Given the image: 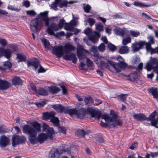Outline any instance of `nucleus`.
Listing matches in <instances>:
<instances>
[{"label": "nucleus", "mask_w": 158, "mask_h": 158, "mask_svg": "<svg viewBox=\"0 0 158 158\" xmlns=\"http://www.w3.org/2000/svg\"><path fill=\"white\" fill-rule=\"evenodd\" d=\"M40 125L36 122L32 124V126L28 125H24L23 129L24 133L28 134L30 135L29 140L32 144H34L37 142L41 143L49 138L50 139H52V135L54 133L52 128L50 127L47 125L44 124L43 131L45 132L46 134L43 133H41L36 138L38 132L40 131Z\"/></svg>", "instance_id": "nucleus-1"}, {"label": "nucleus", "mask_w": 158, "mask_h": 158, "mask_svg": "<svg viewBox=\"0 0 158 158\" xmlns=\"http://www.w3.org/2000/svg\"><path fill=\"white\" fill-rule=\"evenodd\" d=\"M68 113L73 118L77 117L80 119L82 118L86 114H89L92 117L97 118L98 120L101 118L102 119H104L110 126L113 127L120 126L122 123L116 119L113 120L109 115L106 114H104L101 115L100 111L95 110L92 107L87 108L86 110L82 107L78 110L76 109H69L68 110Z\"/></svg>", "instance_id": "nucleus-2"}, {"label": "nucleus", "mask_w": 158, "mask_h": 158, "mask_svg": "<svg viewBox=\"0 0 158 158\" xmlns=\"http://www.w3.org/2000/svg\"><path fill=\"white\" fill-rule=\"evenodd\" d=\"M75 47L70 43H68L64 46L62 45L54 46L52 50V52L54 53L58 57L63 56L64 58L67 60H72L73 62L75 64L77 62V58L76 55L73 53H70L71 51L73 50Z\"/></svg>", "instance_id": "nucleus-3"}, {"label": "nucleus", "mask_w": 158, "mask_h": 158, "mask_svg": "<svg viewBox=\"0 0 158 158\" xmlns=\"http://www.w3.org/2000/svg\"><path fill=\"white\" fill-rule=\"evenodd\" d=\"M48 12L45 11L41 12L37 17L36 18L32 20L30 23V29L31 31L36 32L40 30V28L44 25L43 21L45 22V26H48L49 24L50 19L48 17Z\"/></svg>", "instance_id": "nucleus-4"}, {"label": "nucleus", "mask_w": 158, "mask_h": 158, "mask_svg": "<svg viewBox=\"0 0 158 158\" xmlns=\"http://www.w3.org/2000/svg\"><path fill=\"white\" fill-rule=\"evenodd\" d=\"M55 113L54 111L50 112H46L43 114V118L45 120L50 119L55 126H58L59 124V121L58 118L55 116Z\"/></svg>", "instance_id": "nucleus-5"}, {"label": "nucleus", "mask_w": 158, "mask_h": 158, "mask_svg": "<svg viewBox=\"0 0 158 158\" xmlns=\"http://www.w3.org/2000/svg\"><path fill=\"white\" fill-rule=\"evenodd\" d=\"M27 65L28 67L31 66L35 70H36L39 68V73H44L46 72L45 70L39 64V61L37 59H35L33 61H28Z\"/></svg>", "instance_id": "nucleus-6"}, {"label": "nucleus", "mask_w": 158, "mask_h": 158, "mask_svg": "<svg viewBox=\"0 0 158 158\" xmlns=\"http://www.w3.org/2000/svg\"><path fill=\"white\" fill-rule=\"evenodd\" d=\"M77 56L80 60L86 58L85 54H89L88 51L85 49L84 46L79 44H77Z\"/></svg>", "instance_id": "nucleus-7"}, {"label": "nucleus", "mask_w": 158, "mask_h": 158, "mask_svg": "<svg viewBox=\"0 0 158 158\" xmlns=\"http://www.w3.org/2000/svg\"><path fill=\"white\" fill-rule=\"evenodd\" d=\"M148 71L153 69L154 71L158 70V60L156 58H151L149 63H148L145 67Z\"/></svg>", "instance_id": "nucleus-8"}, {"label": "nucleus", "mask_w": 158, "mask_h": 158, "mask_svg": "<svg viewBox=\"0 0 158 158\" xmlns=\"http://www.w3.org/2000/svg\"><path fill=\"white\" fill-rule=\"evenodd\" d=\"M106 61L110 65L109 70L112 72L116 74L121 71V67L118 63H116L111 60H107Z\"/></svg>", "instance_id": "nucleus-9"}, {"label": "nucleus", "mask_w": 158, "mask_h": 158, "mask_svg": "<svg viewBox=\"0 0 158 158\" xmlns=\"http://www.w3.org/2000/svg\"><path fill=\"white\" fill-rule=\"evenodd\" d=\"M48 28L47 29V31L48 33L51 35H54L55 34L54 31H56L60 30L58 26L55 23H52L49 26H47Z\"/></svg>", "instance_id": "nucleus-10"}, {"label": "nucleus", "mask_w": 158, "mask_h": 158, "mask_svg": "<svg viewBox=\"0 0 158 158\" xmlns=\"http://www.w3.org/2000/svg\"><path fill=\"white\" fill-rule=\"evenodd\" d=\"M114 32L116 35L121 37H124L125 35L128 36L129 31L125 29H121L117 27L114 29Z\"/></svg>", "instance_id": "nucleus-11"}, {"label": "nucleus", "mask_w": 158, "mask_h": 158, "mask_svg": "<svg viewBox=\"0 0 158 158\" xmlns=\"http://www.w3.org/2000/svg\"><path fill=\"white\" fill-rule=\"evenodd\" d=\"M145 43L143 41L136 42L132 44L131 48L134 52H137L143 46Z\"/></svg>", "instance_id": "nucleus-12"}, {"label": "nucleus", "mask_w": 158, "mask_h": 158, "mask_svg": "<svg viewBox=\"0 0 158 158\" xmlns=\"http://www.w3.org/2000/svg\"><path fill=\"white\" fill-rule=\"evenodd\" d=\"M11 52L9 49H5L0 47V57L4 56L7 59H10L11 56Z\"/></svg>", "instance_id": "nucleus-13"}, {"label": "nucleus", "mask_w": 158, "mask_h": 158, "mask_svg": "<svg viewBox=\"0 0 158 158\" xmlns=\"http://www.w3.org/2000/svg\"><path fill=\"white\" fill-rule=\"evenodd\" d=\"M25 141V139L22 138L18 136H15L12 138V145L15 147L19 143H23Z\"/></svg>", "instance_id": "nucleus-14"}, {"label": "nucleus", "mask_w": 158, "mask_h": 158, "mask_svg": "<svg viewBox=\"0 0 158 158\" xmlns=\"http://www.w3.org/2000/svg\"><path fill=\"white\" fill-rule=\"evenodd\" d=\"M9 138L5 135H2L0 138V146L2 147H5L9 143Z\"/></svg>", "instance_id": "nucleus-15"}, {"label": "nucleus", "mask_w": 158, "mask_h": 158, "mask_svg": "<svg viewBox=\"0 0 158 158\" xmlns=\"http://www.w3.org/2000/svg\"><path fill=\"white\" fill-rule=\"evenodd\" d=\"M97 47L95 46H92L90 48V51L91 52L94 53V56L97 57H98V59H101L102 60H104V58L99 55V54L97 50Z\"/></svg>", "instance_id": "nucleus-16"}, {"label": "nucleus", "mask_w": 158, "mask_h": 158, "mask_svg": "<svg viewBox=\"0 0 158 158\" xmlns=\"http://www.w3.org/2000/svg\"><path fill=\"white\" fill-rule=\"evenodd\" d=\"M134 119L138 121H141L145 120L146 116L143 114L142 113L135 114L132 115Z\"/></svg>", "instance_id": "nucleus-17"}, {"label": "nucleus", "mask_w": 158, "mask_h": 158, "mask_svg": "<svg viewBox=\"0 0 158 158\" xmlns=\"http://www.w3.org/2000/svg\"><path fill=\"white\" fill-rule=\"evenodd\" d=\"M10 84L8 81L0 79V89L2 90L6 89L10 86Z\"/></svg>", "instance_id": "nucleus-18"}, {"label": "nucleus", "mask_w": 158, "mask_h": 158, "mask_svg": "<svg viewBox=\"0 0 158 158\" xmlns=\"http://www.w3.org/2000/svg\"><path fill=\"white\" fill-rule=\"evenodd\" d=\"M156 3H155L153 4H145L141 2H135L133 3V5L136 6H139L140 7H149L150 6H152L154 5H156Z\"/></svg>", "instance_id": "nucleus-19"}, {"label": "nucleus", "mask_w": 158, "mask_h": 158, "mask_svg": "<svg viewBox=\"0 0 158 158\" xmlns=\"http://www.w3.org/2000/svg\"><path fill=\"white\" fill-rule=\"evenodd\" d=\"M59 153L56 149H53L49 153V156L51 158H58L59 156Z\"/></svg>", "instance_id": "nucleus-20"}, {"label": "nucleus", "mask_w": 158, "mask_h": 158, "mask_svg": "<svg viewBox=\"0 0 158 158\" xmlns=\"http://www.w3.org/2000/svg\"><path fill=\"white\" fill-rule=\"evenodd\" d=\"M149 92L153 95L154 98L158 99V92L157 89L155 87H151L148 89Z\"/></svg>", "instance_id": "nucleus-21"}, {"label": "nucleus", "mask_w": 158, "mask_h": 158, "mask_svg": "<svg viewBox=\"0 0 158 158\" xmlns=\"http://www.w3.org/2000/svg\"><path fill=\"white\" fill-rule=\"evenodd\" d=\"M41 40L44 44L46 50H48L51 49L52 47L50 44V43L48 40L43 38L41 39Z\"/></svg>", "instance_id": "nucleus-22"}, {"label": "nucleus", "mask_w": 158, "mask_h": 158, "mask_svg": "<svg viewBox=\"0 0 158 158\" xmlns=\"http://www.w3.org/2000/svg\"><path fill=\"white\" fill-rule=\"evenodd\" d=\"M49 92L52 94H55L59 92L60 89L56 86H52L48 87Z\"/></svg>", "instance_id": "nucleus-23"}, {"label": "nucleus", "mask_w": 158, "mask_h": 158, "mask_svg": "<svg viewBox=\"0 0 158 158\" xmlns=\"http://www.w3.org/2000/svg\"><path fill=\"white\" fill-rule=\"evenodd\" d=\"M48 91L43 88H39L37 91V95H39L42 96H46L48 94Z\"/></svg>", "instance_id": "nucleus-24"}, {"label": "nucleus", "mask_w": 158, "mask_h": 158, "mask_svg": "<svg viewBox=\"0 0 158 158\" xmlns=\"http://www.w3.org/2000/svg\"><path fill=\"white\" fill-rule=\"evenodd\" d=\"M53 108L57 111L62 113L64 112L66 108L64 106L60 104H57L53 105Z\"/></svg>", "instance_id": "nucleus-25"}, {"label": "nucleus", "mask_w": 158, "mask_h": 158, "mask_svg": "<svg viewBox=\"0 0 158 158\" xmlns=\"http://www.w3.org/2000/svg\"><path fill=\"white\" fill-rule=\"evenodd\" d=\"M12 82L13 85H20L22 84V81L20 78L18 77H14L12 80Z\"/></svg>", "instance_id": "nucleus-26"}, {"label": "nucleus", "mask_w": 158, "mask_h": 158, "mask_svg": "<svg viewBox=\"0 0 158 158\" xmlns=\"http://www.w3.org/2000/svg\"><path fill=\"white\" fill-rule=\"evenodd\" d=\"M84 33L89 36V39L92 41H94V37L92 36L93 32L90 28H86L84 30Z\"/></svg>", "instance_id": "nucleus-27"}, {"label": "nucleus", "mask_w": 158, "mask_h": 158, "mask_svg": "<svg viewBox=\"0 0 158 158\" xmlns=\"http://www.w3.org/2000/svg\"><path fill=\"white\" fill-rule=\"evenodd\" d=\"M104 57V60H102V59H100L101 60V61L100 63V66L102 68H105L108 69H109V67H110V66H109L107 63H108V62L106 61L108 60L105 58ZM99 59L100 60V59Z\"/></svg>", "instance_id": "nucleus-28"}, {"label": "nucleus", "mask_w": 158, "mask_h": 158, "mask_svg": "<svg viewBox=\"0 0 158 158\" xmlns=\"http://www.w3.org/2000/svg\"><path fill=\"white\" fill-rule=\"evenodd\" d=\"M128 79L131 81L136 80L138 78V75L136 73H131L128 76Z\"/></svg>", "instance_id": "nucleus-29"}, {"label": "nucleus", "mask_w": 158, "mask_h": 158, "mask_svg": "<svg viewBox=\"0 0 158 158\" xmlns=\"http://www.w3.org/2000/svg\"><path fill=\"white\" fill-rule=\"evenodd\" d=\"M84 101L86 105L91 106L94 103V101L92 98L90 96L85 97L84 99Z\"/></svg>", "instance_id": "nucleus-30"}, {"label": "nucleus", "mask_w": 158, "mask_h": 158, "mask_svg": "<svg viewBox=\"0 0 158 158\" xmlns=\"http://www.w3.org/2000/svg\"><path fill=\"white\" fill-rule=\"evenodd\" d=\"M156 111H154L151 114H150L148 118L146 116V119L145 120L148 121H151V123L155 121V116L156 115Z\"/></svg>", "instance_id": "nucleus-31"}, {"label": "nucleus", "mask_w": 158, "mask_h": 158, "mask_svg": "<svg viewBox=\"0 0 158 158\" xmlns=\"http://www.w3.org/2000/svg\"><path fill=\"white\" fill-rule=\"evenodd\" d=\"M119 52L121 54L127 53L129 52V48L127 46H122L119 48Z\"/></svg>", "instance_id": "nucleus-32"}, {"label": "nucleus", "mask_w": 158, "mask_h": 158, "mask_svg": "<svg viewBox=\"0 0 158 158\" xmlns=\"http://www.w3.org/2000/svg\"><path fill=\"white\" fill-rule=\"evenodd\" d=\"M17 59L18 60V62L25 61L26 57L23 53H18L17 55Z\"/></svg>", "instance_id": "nucleus-33"}, {"label": "nucleus", "mask_w": 158, "mask_h": 158, "mask_svg": "<svg viewBox=\"0 0 158 158\" xmlns=\"http://www.w3.org/2000/svg\"><path fill=\"white\" fill-rule=\"evenodd\" d=\"M56 2H57L58 5L60 8H62L64 6H67L68 2L66 0H57Z\"/></svg>", "instance_id": "nucleus-34"}, {"label": "nucleus", "mask_w": 158, "mask_h": 158, "mask_svg": "<svg viewBox=\"0 0 158 158\" xmlns=\"http://www.w3.org/2000/svg\"><path fill=\"white\" fill-rule=\"evenodd\" d=\"M131 38L129 36L127 37H124L122 39V44L123 45H126L131 43Z\"/></svg>", "instance_id": "nucleus-35"}, {"label": "nucleus", "mask_w": 158, "mask_h": 158, "mask_svg": "<svg viewBox=\"0 0 158 158\" xmlns=\"http://www.w3.org/2000/svg\"><path fill=\"white\" fill-rule=\"evenodd\" d=\"M86 58V64L87 66L90 69H94V63L92 61L87 58Z\"/></svg>", "instance_id": "nucleus-36"}, {"label": "nucleus", "mask_w": 158, "mask_h": 158, "mask_svg": "<svg viewBox=\"0 0 158 158\" xmlns=\"http://www.w3.org/2000/svg\"><path fill=\"white\" fill-rule=\"evenodd\" d=\"M64 29L67 31H73L74 28L73 26L71 25V23H66Z\"/></svg>", "instance_id": "nucleus-37"}, {"label": "nucleus", "mask_w": 158, "mask_h": 158, "mask_svg": "<svg viewBox=\"0 0 158 158\" xmlns=\"http://www.w3.org/2000/svg\"><path fill=\"white\" fill-rule=\"evenodd\" d=\"M130 33L132 36L135 37H137L140 34V32L139 31L133 30H130Z\"/></svg>", "instance_id": "nucleus-38"}, {"label": "nucleus", "mask_w": 158, "mask_h": 158, "mask_svg": "<svg viewBox=\"0 0 158 158\" xmlns=\"http://www.w3.org/2000/svg\"><path fill=\"white\" fill-rule=\"evenodd\" d=\"M30 86L31 88V90L32 91V92H31V93L33 94H36L37 90L36 89L35 85L33 84L30 83Z\"/></svg>", "instance_id": "nucleus-39"}, {"label": "nucleus", "mask_w": 158, "mask_h": 158, "mask_svg": "<svg viewBox=\"0 0 158 158\" xmlns=\"http://www.w3.org/2000/svg\"><path fill=\"white\" fill-rule=\"evenodd\" d=\"M96 29L98 31H101L103 30V26L100 23L95 24Z\"/></svg>", "instance_id": "nucleus-40"}, {"label": "nucleus", "mask_w": 158, "mask_h": 158, "mask_svg": "<svg viewBox=\"0 0 158 158\" xmlns=\"http://www.w3.org/2000/svg\"><path fill=\"white\" fill-rule=\"evenodd\" d=\"M128 96V94H122L118 96L117 98L118 99L124 102L126 100V97Z\"/></svg>", "instance_id": "nucleus-41"}, {"label": "nucleus", "mask_w": 158, "mask_h": 158, "mask_svg": "<svg viewBox=\"0 0 158 158\" xmlns=\"http://www.w3.org/2000/svg\"><path fill=\"white\" fill-rule=\"evenodd\" d=\"M79 67L80 69L83 70L84 71H86L88 69L87 67L86 66L85 64L82 62L80 63Z\"/></svg>", "instance_id": "nucleus-42"}, {"label": "nucleus", "mask_w": 158, "mask_h": 158, "mask_svg": "<svg viewBox=\"0 0 158 158\" xmlns=\"http://www.w3.org/2000/svg\"><path fill=\"white\" fill-rule=\"evenodd\" d=\"M57 5H58V2H56V0H55L54 2H52L51 4L50 5V6L51 8H52L53 9L57 10L58 9L57 8Z\"/></svg>", "instance_id": "nucleus-43"}, {"label": "nucleus", "mask_w": 158, "mask_h": 158, "mask_svg": "<svg viewBox=\"0 0 158 158\" xmlns=\"http://www.w3.org/2000/svg\"><path fill=\"white\" fill-rule=\"evenodd\" d=\"M140 60V58L139 56H135L133 58L132 62L134 64H137L139 63Z\"/></svg>", "instance_id": "nucleus-44"}, {"label": "nucleus", "mask_w": 158, "mask_h": 158, "mask_svg": "<svg viewBox=\"0 0 158 158\" xmlns=\"http://www.w3.org/2000/svg\"><path fill=\"white\" fill-rule=\"evenodd\" d=\"M120 67H121V70L122 71V69H125V68L128 67L127 64L123 61L121 62L118 63Z\"/></svg>", "instance_id": "nucleus-45"}, {"label": "nucleus", "mask_w": 158, "mask_h": 158, "mask_svg": "<svg viewBox=\"0 0 158 158\" xmlns=\"http://www.w3.org/2000/svg\"><path fill=\"white\" fill-rule=\"evenodd\" d=\"M7 8L10 10L12 11H19V10L14 5H12L9 4L8 5V6L7 7Z\"/></svg>", "instance_id": "nucleus-46"}, {"label": "nucleus", "mask_w": 158, "mask_h": 158, "mask_svg": "<svg viewBox=\"0 0 158 158\" xmlns=\"http://www.w3.org/2000/svg\"><path fill=\"white\" fill-rule=\"evenodd\" d=\"M65 23H66L65 20L63 19H60L59 23L57 24L60 30L63 28Z\"/></svg>", "instance_id": "nucleus-47"}, {"label": "nucleus", "mask_w": 158, "mask_h": 158, "mask_svg": "<svg viewBox=\"0 0 158 158\" xmlns=\"http://www.w3.org/2000/svg\"><path fill=\"white\" fill-rule=\"evenodd\" d=\"M94 34V36L92 35V36L93 37L94 40V41H93L94 42H95L96 41H97V38H99L100 37V35L99 32H97L96 31H94V33H93V34Z\"/></svg>", "instance_id": "nucleus-48"}, {"label": "nucleus", "mask_w": 158, "mask_h": 158, "mask_svg": "<svg viewBox=\"0 0 158 158\" xmlns=\"http://www.w3.org/2000/svg\"><path fill=\"white\" fill-rule=\"evenodd\" d=\"M99 51L101 52H104L105 49V46L104 44L101 43L98 48Z\"/></svg>", "instance_id": "nucleus-49"}, {"label": "nucleus", "mask_w": 158, "mask_h": 158, "mask_svg": "<svg viewBox=\"0 0 158 158\" xmlns=\"http://www.w3.org/2000/svg\"><path fill=\"white\" fill-rule=\"evenodd\" d=\"M3 64V66L6 68H10L12 66L11 63L8 61L4 62Z\"/></svg>", "instance_id": "nucleus-50"}, {"label": "nucleus", "mask_w": 158, "mask_h": 158, "mask_svg": "<svg viewBox=\"0 0 158 158\" xmlns=\"http://www.w3.org/2000/svg\"><path fill=\"white\" fill-rule=\"evenodd\" d=\"M145 43V44H143V46L144 45L146 46V48L147 51H150L152 48L151 47V44H150L149 43L146 42L145 41H143Z\"/></svg>", "instance_id": "nucleus-51"}, {"label": "nucleus", "mask_w": 158, "mask_h": 158, "mask_svg": "<svg viewBox=\"0 0 158 158\" xmlns=\"http://www.w3.org/2000/svg\"><path fill=\"white\" fill-rule=\"evenodd\" d=\"M78 132L81 136H84L85 134H88V131L85 132L84 130L80 129L77 131Z\"/></svg>", "instance_id": "nucleus-52"}, {"label": "nucleus", "mask_w": 158, "mask_h": 158, "mask_svg": "<svg viewBox=\"0 0 158 158\" xmlns=\"http://www.w3.org/2000/svg\"><path fill=\"white\" fill-rule=\"evenodd\" d=\"M87 21L90 26H92L95 23V20L92 18H88L87 19Z\"/></svg>", "instance_id": "nucleus-53"}, {"label": "nucleus", "mask_w": 158, "mask_h": 158, "mask_svg": "<svg viewBox=\"0 0 158 158\" xmlns=\"http://www.w3.org/2000/svg\"><path fill=\"white\" fill-rule=\"evenodd\" d=\"M7 43V41L6 39H0V44L2 46H6Z\"/></svg>", "instance_id": "nucleus-54"}, {"label": "nucleus", "mask_w": 158, "mask_h": 158, "mask_svg": "<svg viewBox=\"0 0 158 158\" xmlns=\"http://www.w3.org/2000/svg\"><path fill=\"white\" fill-rule=\"evenodd\" d=\"M58 129L59 132L64 134H66L65 129L64 127H59Z\"/></svg>", "instance_id": "nucleus-55"}, {"label": "nucleus", "mask_w": 158, "mask_h": 158, "mask_svg": "<svg viewBox=\"0 0 158 158\" xmlns=\"http://www.w3.org/2000/svg\"><path fill=\"white\" fill-rule=\"evenodd\" d=\"M35 104L38 107L41 108L46 104V102L45 101H42L40 102L36 103Z\"/></svg>", "instance_id": "nucleus-56"}, {"label": "nucleus", "mask_w": 158, "mask_h": 158, "mask_svg": "<svg viewBox=\"0 0 158 158\" xmlns=\"http://www.w3.org/2000/svg\"><path fill=\"white\" fill-rule=\"evenodd\" d=\"M108 47L111 51H114L116 48V47L111 44H108Z\"/></svg>", "instance_id": "nucleus-57"}, {"label": "nucleus", "mask_w": 158, "mask_h": 158, "mask_svg": "<svg viewBox=\"0 0 158 158\" xmlns=\"http://www.w3.org/2000/svg\"><path fill=\"white\" fill-rule=\"evenodd\" d=\"M26 13L27 15L31 16H35L36 14V12L33 10H27Z\"/></svg>", "instance_id": "nucleus-58"}, {"label": "nucleus", "mask_w": 158, "mask_h": 158, "mask_svg": "<svg viewBox=\"0 0 158 158\" xmlns=\"http://www.w3.org/2000/svg\"><path fill=\"white\" fill-rule=\"evenodd\" d=\"M110 115L111 116L112 118H112V120H116L117 117V115L114 113V112H113L112 111H111L110 113Z\"/></svg>", "instance_id": "nucleus-59"}, {"label": "nucleus", "mask_w": 158, "mask_h": 158, "mask_svg": "<svg viewBox=\"0 0 158 158\" xmlns=\"http://www.w3.org/2000/svg\"><path fill=\"white\" fill-rule=\"evenodd\" d=\"M142 16L143 18L145 19H146L148 20L152 19V18L150 16L147 15L146 14L144 13H142Z\"/></svg>", "instance_id": "nucleus-60"}, {"label": "nucleus", "mask_w": 158, "mask_h": 158, "mask_svg": "<svg viewBox=\"0 0 158 158\" xmlns=\"http://www.w3.org/2000/svg\"><path fill=\"white\" fill-rule=\"evenodd\" d=\"M94 101L95 103V104H93L94 106H98V105L101 104L102 102V101L98 98L95 99L94 100Z\"/></svg>", "instance_id": "nucleus-61"}, {"label": "nucleus", "mask_w": 158, "mask_h": 158, "mask_svg": "<svg viewBox=\"0 0 158 158\" xmlns=\"http://www.w3.org/2000/svg\"><path fill=\"white\" fill-rule=\"evenodd\" d=\"M84 9L85 12L88 13L89 12V10L91 9V6L90 5H87L86 6L84 7Z\"/></svg>", "instance_id": "nucleus-62"}, {"label": "nucleus", "mask_w": 158, "mask_h": 158, "mask_svg": "<svg viewBox=\"0 0 158 158\" xmlns=\"http://www.w3.org/2000/svg\"><path fill=\"white\" fill-rule=\"evenodd\" d=\"M23 5L26 7H28L30 6V2L28 0H25L23 1Z\"/></svg>", "instance_id": "nucleus-63"}, {"label": "nucleus", "mask_w": 158, "mask_h": 158, "mask_svg": "<svg viewBox=\"0 0 158 158\" xmlns=\"http://www.w3.org/2000/svg\"><path fill=\"white\" fill-rule=\"evenodd\" d=\"M137 145L138 144L137 142H134L132 144V145L129 148L133 150L137 147Z\"/></svg>", "instance_id": "nucleus-64"}]
</instances>
